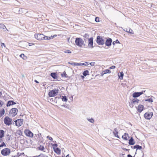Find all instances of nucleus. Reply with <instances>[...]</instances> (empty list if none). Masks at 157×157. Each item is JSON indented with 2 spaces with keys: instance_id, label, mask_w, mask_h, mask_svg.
<instances>
[{
  "instance_id": "1",
  "label": "nucleus",
  "mask_w": 157,
  "mask_h": 157,
  "mask_svg": "<svg viewBox=\"0 0 157 157\" xmlns=\"http://www.w3.org/2000/svg\"><path fill=\"white\" fill-rule=\"evenodd\" d=\"M75 43L78 46L82 47V46H85L83 40L80 38L77 37L75 38Z\"/></svg>"
},
{
  "instance_id": "2",
  "label": "nucleus",
  "mask_w": 157,
  "mask_h": 157,
  "mask_svg": "<svg viewBox=\"0 0 157 157\" xmlns=\"http://www.w3.org/2000/svg\"><path fill=\"white\" fill-rule=\"evenodd\" d=\"M10 153V149L8 148H5L1 151V154L3 156L9 155Z\"/></svg>"
},
{
  "instance_id": "3",
  "label": "nucleus",
  "mask_w": 157,
  "mask_h": 157,
  "mask_svg": "<svg viewBox=\"0 0 157 157\" xmlns=\"http://www.w3.org/2000/svg\"><path fill=\"white\" fill-rule=\"evenodd\" d=\"M59 90L57 89H53L49 91L48 93V96L50 97H53L56 96L59 92Z\"/></svg>"
},
{
  "instance_id": "4",
  "label": "nucleus",
  "mask_w": 157,
  "mask_h": 157,
  "mask_svg": "<svg viewBox=\"0 0 157 157\" xmlns=\"http://www.w3.org/2000/svg\"><path fill=\"white\" fill-rule=\"evenodd\" d=\"M103 37L98 36L96 39V42L99 45H103L105 44V41Z\"/></svg>"
},
{
  "instance_id": "5",
  "label": "nucleus",
  "mask_w": 157,
  "mask_h": 157,
  "mask_svg": "<svg viewBox=\"0 0 157 157\" xmlns=\"http://www.w3.org/2000/svg\"><path fill=\"white\" fill-rule=\"evenodd\" d=\"M23 120L20 118L15 121L13 124H14L16 126L19 127L23 124Z\"/></svg>"
},
{
  "instance_id": "6",
  "label": "nucleus",
  "mask_w": 157,
  "mask_h": 157,
  "mask_svg": "<svg viewBox=\"0 0 157 157\" xmlns=\"http://www.w3.org/2000/svg\"><path fill=\"white\" fill-rule=\"evenodd\" d=\"M18 112V110L16 108H13L9 111V113L11 114L12 117H13L16 116Z\"/></svg>"
},
{
  "instance_id": "7",
  "label": "nucleus",
  "mask_w": 157,
  "mask_h": 157,
  "mask_svg": "<svg viewBox=\"0 0 157 157\" xmlns=\"http://www.w3.org/2000/svg\"><path fill=\"white\" fill-rule=\"evenodd\" d=\"M12 119L8 116H6L4 119V124L8 126H9L12 124Z\"/></svg>"
},
{
  "instance_id": "8",
  "label": "nucleus",
  "mask_w": 157,
  "mask_h": 157,
  "mask_svg": "<svg viewBox=\"0 0 157 157\" xmlns=\"http://www.w3.org/2000/svg\"><path fill=\"white\" fill-rule=\"evenodd\" d=\"M153 115V113L152 112H147L145 113L144 117L147 120H150Z\"/></svg>"
},
{
  "instance_id": "9",
  "label": "nucleus",
  "mask_w": 157,
  "mask_h": 157,
  "mask_svg": "<svg viewBox=\"0 0 157 157\" xmlns=\"http://www.w3.org/2000/svg\"><path fill=\"white\" fill-rule=\"evenodd\" d=\"M35 37L37 40H44L45 36L42 34H35Z\"/></svg>"
},
{
  "instance_id": "10",
  "label": "nucleus",
  "mask_w": 157,
  "mask_h": 157,
  "mask_svg": "<svg viewBox=\"0 0 157 157\" xmlns=\"http://www.w3.org/2000/svg\"><path fill=\"white\" fill-rule=\"evenodd\" d=\"M24 133L27 136L29 137H32L33 136V133L29 129L25 130Z\"/></svg>"
},
{
  "instance_id": "11",
  "label": "nucleus",
  "mask_w": 157,
  "mask_h": 157,
  "mask_svg": "<svg viewBox=\"0 0 157 157\" xmlns=\"http://www.w3.org/2000/svg\"><path fill=\"white\" fill-rule=\"evenodd\" d=\"M93 37H91L89 39H88V47L90 48L91 47L93 48L94 47L93 46Z\"/></svg>"
},
{
  "instance_id": "12",
  "label": "nucleus",
  "mask_w": 157,
  "mask_h": 157,
  "mask_svg": "<svg viewBox=\"0 0 157 157\" xmlns=\"http://www.w3.org/2000/svg\"><path fill=\"white\" fill-rule=\"evenodd\" d=\"M112 41V39L110 38H108L105 42V45L108 47H109L111 45V43Z\"/></svg>"
},
{
  "instance_id": "13",
  "label": "nucleus",
  "mask_w": 157,
  "mask_h": 157,
  "mask_svg": "<svg viewBox=\"0 0 157 157\" xmlns=\"http://www.w3.org/2000/svg\"><path fill=\"white\" fill-rule=\"evenodd\" d=\"M136 108L138 111L140 113H141L144 109V106L143 105L140 104L138 105L137 107L136 106Z\"/></svg>"
},
{
  "instance_id": "14",
  "label": "nucleus",
  "mask_w": 157,
  "mask_h": 157,
  "mask_svg": "<svg viewBox=\"0 0 157 157\" xmlns=\"http://www.w3.org/2000/svg\"><path fill=\"white\" fill-rule=\"evenodd\" d=\"M16 104V102H15L13 101L9 100L7 101V102L6 104V106L7 107H9L12 105H15Z\"/></svg>"
},
{
  "instance_id": "15",
  "label": "nucleus",
  "mask_w": 157,
  "mask_h": 157,
  "mask_svg": "<svg viewBox=\"0 0 157 157\" xmlns=\"http://www.w3.org/2000/svg\"><path fill=\"white\" fill-rule=\"evenodd\" d=\"M142 93H141L140 92H135L133 93L132 94V97L134 98H136L139 96H140L141 95V94Z\"/></svg>"
},
{
  "instance_id": "16",
  "label": "nucleus",
  "mask_w": 157,
  "mask_h": 157,
  "mask_svg": "<svg viewBox=\"0 0 157 157\" xmlns=\"http://www.w3.org/2000/svg\"><path fill=\"white\" fill-rule=\"evenodd\" d=\"M135 141L132 137H131L130 139L128 140V144L131 145H133L135 144Z\"/></svg>"
},
{
  "instance_id": "17",
  "label": "nucleus",
  "mask_w": 157,
  "mask_h": 157,
  "mask_svg": "<svg viewBox=\"0 0 157 157\" xmlns=\"http://www.w3.org/2000/svg\"><path fill=\"white\" fill-rule=\"evenodd\" d=\"M50 76L54 79H56L58 77L57 74L55 72L51 73Z\"/></svg>"
},
{
  "instance_id": "18",
  "label": "nucleus",
  "mask_w": 157,
  "mask_h": 157,
  "mask_svg": "<svg viewBox=\"0 0 157 157\" xmlns=\"http://www.w3.org/2000/svg\"><path fill=\"white\" fill-rule=\"evenodd\" d=\"M114 135L115 137H117L118 138H120V136L118 135V132L117 131V128H115L114 129V131L113 132Z\"/></svg>"
},
{
  "instance_id": "19",
  "label": "nucleus",
  "mask_w": 157,
  "mask_h": 157,
  "mask_svg": "<svg viewBox=\"0 0 157 157\" xmlns=\"http://www.w3.org/2000/svg\"><path fill=\"white\" fill-rule=\"evenodd\" d=\"M53 150L58 155H59L61 154V150L58 147L55 148H54Z\"/></svg>"
},
{
  "instance_id": "20",
  "label": "nucleus",
  "mask_w": 157,
  "mask_h": 157,
  "mask_svg": "<svg viewBox=\"0 0 157 157\" xmlns=\"http://www.w3.org/2000/svg\"><path fill=\"white\" fill-rule=\"evenodd\" d=\"M128 137V138H129V136L128 134L127 133H124V135L122 136V138L124 140H128L127 138Z\"/></svg>"
},
{
  "instance_id": "21",
  "label": "nucleus",
  "mask_w": 157,
  "mask_h": 157,
  "mask_svg": "<svg viewBox=\"0 0 157 157\" xmlns=\"http://www.w3.org/2000/svg\"><path fill=\"white\" fill-rule=\"evenodd\" d=\"M5 131L2 129L0 130V138H2L4 136Z\"/></svg>"
},
{
  "instance_id": "22",
  "label": "nucleus",
  "mask_w": 157,
  "mask_h": 157,
  "mask_svg": "<svg viewBox=\"0 0 157 157\" xmlns=\"http://www.w3.org/2000/svg\"><path fill=\"white\" fill-rule=\"evenodd\" d=\"M124 31H125L127 33H129L132 34H134V32L133 30L130 28L126 29V30H124Z\"/></svg>"
},
{
  "instance_id": "23",
  "label": "nucleus",
  "mask_w": 157,
  "mask_h": 157,
  "mask_svg": "<svg viewBox=\"0 0 157 157\" xmlns=\"http://www.w3.org/2000/svg\"><path fill=\"white\" fill-rule=\"evenodd\" d=\"M124 73L123 72L121 71L120 73V74L118 75L119 78L121 80H122L124 76Z\"/></svg>"
},
{
  "instance_id": "24",
  "label": "nucleus",
  "mask_w": 157,
  "mask_h": 157,
  "mask_svg": "<svg viewBox=\"0 0 157 157\" xmlns=\"http://www.w3.org/2000/svg\"><path fill=\"white\" fill-rule=\"evenodd\" d=\"M132 103H133L134 104H137L140 101V100L137 98H133L132 100Z\"/></svg>"
},
{
  "instance_id": "25",
  "label": "nucleus",
  "mask_w": 157,
  "mask_h": 157,
  "mask_svg": "<svg viewBox=\"0 0 157 157\" xmlns=\"http://www.w3.org/2000/svg\"><path fill=\"white\" fill-rule=\"evenodd\" d=\"M89 65V63L88 62H85L84 63H78V66H82L84 65L85 66H88Z\"/></svg>"
},
{
  "instance_id": "26",
  "label": "nucleus",
  "mask_w": 157,
  "mask_h": 157,
  "mask_svg": "<svg viewBox=\"0 0 157 157\" xmlns=\"http://www.w3.org/2000/svg\"><path fill=\"white\" fill-rule=\"evenodd\" d=\"M82 74L83 75L86 77L87 75H90L89 72L87 70H85L83 72Z\"/></svg>"
},
{
  "instance_id": "27",
  "label": "nucleus",
  "mask_w": 157,
  "mask_h": 157,
  "mask_svg": "<svg viewBox=\"0 0 157 157\" xmlns=\"http://www.w3.org/2000/svg\"><path fill=\"white\" fill-rule=\"evenodd\" d=\"M61 99L62 101L67 102L68 100L67 97L66 96H61Z\"/></svg>"
},
{
  "instance_id": "28",
  "label": "nucleus",
  "mask_w": 157,
  "mask_h": 157,
  "mask_svg": "<svg viewBox=\"0 0 157 157\" xmlns=\"http://www.w3.org/2000/svg\"><path fill=\"white\" fill-rule=\"evenodd\" d=\"M5 114V110L4 109H2L0 110V117H1Z\"/></svg>"
},
{
  "instance_id": "29",
  "label": "nucleus",
  "mask_w": 157,
  "mask_h": 157,
  "mask_svg": "<svg viewBox=\"0 0 157 157\" xmlns=\"http://www.w3.org/2000/svg\"><path fill=\"white\" fill-rule=\"evenodd\" d=\"M38 150L41 151H43L44 149V147L43 146L40 145L39 147H38Z\"/></svg>"
},
{
  "instance_id": "30",
  "label": "nucleus",
  "mask_w": 157,
  "mask_h": 157,
  "mask_svg": "<svg viewBox=\"0 0 157 157\" xmlns=\"http://www.w3.org/2000/svg\"><path fill=\"white\" fill-rule=\"evenodd\" d=\"M61 76L62 77H64L66 78L68 77V76H67V75L66 74L65 71H64L63 72V73L61 74Z\"/></svg>"
},
{
  "instance_id": "31",
  "label": "nucleus",
  "mask_w": 157,
  "mask_h": 157,
  "mask_svg": "<svg viewBox=\"0 0 157 157\" xmlns=\"http://www.w3.org/2000/svg\"><path fill=\"white\" fill-rule=\"evenodd\" d=\"M142 149V147L141 146L138 145H136V150L135 155L136 154V151L137 150H141Z\"/></svg>"
},
{
  "instance_id": "32",
  "label": "nucleus",
  "mask_w": 157,
  "mask_h": 157,
  "mask_svg": "<svg viewBox=\"0 0 157 157\" xmlns=\"http://www.w3.org/2000/svg\"><path fill=\"white\" fill-rule=\"evenodd\" d=\"M145 101H148L149 102H153V100L151 98L145 99Z\"/></svg>"
},
{
  "instance_id": "33",
  "label": "nucleus",
  "mask_w": 157,
  "mask_h": 157,
  "mask_svg": "<svg viewBox=\"0 0 157 157\" xmlns=\"http://www.w3.org/2000/svg\"><path fill=\"white\" fill-rule=\"evenodd\" d=\"M103 72H104V73H110L111 72V71L109 69H106L104 71H103Z\"/></svg>"
},
{
  "instance_id": "34",
  "label": "nucleus",
  "mask_w": 157,
  "mask_h": 157,
  "mask_svg": "<svg viewBox=\"0 0 157 157\" xmlns=\"http://www.w3.org/2000/svg\"><path fill=\"white\" fill-rule=\"evenodd\" d=\"M68 63L69 64H70L71 65H72L73 66H78V63H75V62H68Z\"/></svg>"
},
{
  "instance_id": "35",
  "label": "nucleus",
  "mask_w": 157,
  "mask_h": 157,
  "mask_svg": "<svg viewBox=\"0 0 157 157\" xmlns=\"http://www.w3.org/2000/svg\"><path fill=\"white\" fill-rule=\"evenodd\" d=\"M16 133L17 134L19 135L20 136H21L22 132L21 130H19L17 131Z\"/></svg>"
},
{
  "instance_id": "36",
  "label": "nucleus",
  "mask_w": 157,
  "mask_h": 157,
  "mask_svg": "<svg viewBox=\"0 0 157 157\" xmlns=\"http://www.w3.org/2000/svg\"><path fill=\"white\" fill-rule=\"evenodd\" d=\"M52 146H53V148L54 149V148H56L57 147L58 144H51Z\"/></svg>"
},
{
  "instance_id": "37",
  "label": "nucleus",
  "mask_w": 157,
  "mask_h": 157,
  "mask_svg": "<svg viewBox=\"0 0 157 157\" xmlns=\"http://www.w3.org/2000/svg\"><path fill=\"white\" fill-rule=\"evenodd\" d=\"M11 136L9 135V134H7L6 137V140H8V141H9L10 140V137Z\"/></svg>"
},
{
  "instance_id": "38",
  "label": "nucleus",
  "mask_w": 157,
  "mask_h": 157,
  "mask_svg": "<svg viewBox=\"0 0 157 157\" xmlns=\"http://www.w3.org/2000/svg\"><path fill=\"white\" fill-rule=\"evenodd\" d=\"M87 120L91 123H93L94 122V120L92 118H91L90 119H87Z\"/></svg>"
},
{
  "instance_id": "39",
  "label": "nucleus",
  "mask_w": 157,
  "mask_h": 157,
  "mask_svg": "<svg viewBox=\"0 0 157 157\" xmlns=\"http://www.w3.org/2000/svg\"><path fill=\"white\" fill-rule=\"evenodd\" d=\"M83 36H84V38L88 39V40L89 39V35L88 34H85Z\"/></svg>"
},
{
  "instance_id": "40",
  "label": "nucleus",
  "mask_w": 157,
  "mask_h": 157,
  "mask_svg": "<svg viewBox=\"0 0 157 157\" xmlns=\"http://www.w3.org/2000/svg\"><path fill=\"white\" fill-rule=\"evenodd\" d=\"M52 38L51 36L48 37L45 36L44 40H50Z\"/></svg>"
},
{
  "instance_id": "41",
  "label": "nucleus",
  "mask_w": 157,
  "mask_h": 157,
  "mask_svg": "<svg viewBox=\"0 0 157 157\" xmlns=\"http://www.w3.org/2000/svg\"><path fill=\"white\" fill-rule=\"evenodd\" d=\"M116 43H120V42L118 40H117L116 41H113V44L114 45Z\"/></svg>"
},
{
  "instance_id": "42",
  "label": "nucleus",
  "mask_w": 157,
  "mask_h": 157,
  "mask_svg": "<svg viewBox=\"0 0 157 157\" xmlns=\"http://www.w3.org/2000/svg\"><path fill=\"white\" fill-rule=\"evenodd\" d=\"M64 52L66 53H70L71 52L69 50H66L64 51Z\"/></svg>"
},
{
  "instance_id": "43",
  "label": "nucleus",
  "mask_w": 157,
  "mask_h": 157,
  "mask_svg": "<svg viewBox=\"0 0 157 157\" xmlns=\"http://www.w3.org/2000/svg\"><path fill=\"white\" fill-rule=\"evenodd\" d=\"M95 21L96 22H99L100 21L99 20V17H96L95 18Z\"/></svg>"
},
{
  "instance_id": "44",
  "label": "nucleus",
  "mask_w": 157,
  "mask_h": 157,
  "mask_svg": "<svg viewBox=\"0 0 157 157\" xmlns=\"http://www.w3.org/2000/svg\"><path fill=\"white\" fill-rule=\"evenodd\" d=\"M5 25L2 24L0 23V29H3L4 27H5Z\"/></svg>"
},
{
  "instance_id": "45",
  "label": "nucleus",
  "mask_w": 157,
  "mask_h": 157,
  "mask_svg": "<svg viewBox=\"0 0 157 157\" xmlns=\"http://www.w3.org/2000/svg\"><path fill=\"white\" fill-rule=\"evenodd\" d=\"M21 156V154H20L19 152H17V155L14 156H12V157H18Z\"/></svg>"
},
{
  "instance_id": "46",
  "label": "nucleus",
  "mask_w": 157,
  "mask_h": 157,
  "mask_svg": "<svg viewBox=\"0 0 157 157\" xmlns=\"http://www.w3.org/2000/svg\"><path fill=\"white\" fill-rule=\"evenodd\" d=\"M89 65L90 64L91 66H94L95 63V62H91V63H89Z\"/></svg>"
},
{
  "instance_id": "47",
  "label": "nucleus",
  "mask_w": 157,
  "mask_h": 157,
  "mask_svg": "<svg viewBox=\"0 0 157 157\" xmlns=\"http://www.w3.org/2000/svg\"><path fill=\"white\" fill-rule=\"evenodd\" d=\"M16 10H18V12L20 13V12H21V11L22 12V11H23V9H21L20 10L18 8H16ZM23 10H25V9H23Z\"/></svg>"
},
{
  "instance_id": "48",
  "label": "nucleus",
  "mask_w": 157,
  "mask_h": 157,
  "mask_svg": "<svg viewBox=\"0 0 157 157\" xmlns=\"http://www.w3.org/2000/svg\"><path fill=\"white\" fill-rule=\"evenodd\" d=\"M47 138L49 140L51 141H52L53 140L52 137H50L49 136H47Z\"/></svg>"
},
{
  "instance_id": "49",
  "label": "nucleus",
  "mask_w": 157,
  "mask_h": 157,
  "mask_svg": "<svg viewBox=\"0 0 157 157\" xmlns=\"http://www.w3.org/2000/svg\"><path fill=\"white\" fill-rule=\"evenodd\" d=\"M133 103H132V101H131V103H129V106L131 108H133L134 106Z\"/></svg>"
},
{
  "instance_id": "50",
  "label": "nucleus",
  "mask_w": 157,
  "mask_h": 157,
  "mask_svg": "<svg viewBox=\"0 0 157 157\" xmlns=\"http://www.w3.org/2000/svg\"><path fill=\"white\" fill-rule=\"evenodd\" d=\"M61 106H63V107H64L66 108H67V109H68L69 108V106H68V105H61Z\"/></svg>"
},
{
  "instance_id": "51",
  "label": "nucleus",
  "mask_w": 157,
  "mask_h": 157,
  "mask_svg": "<svg viewBox=\"0 0 157 157\" xmlns=\"http://www.w3.org/2000/svg\"><path fill=\"white\" fill-rule=\"evenodd\" d=\"M2 146L3 147H6V145L4 142H2L1 144Z\"/></svg>"
},
{
  "instance_id": "52",
  "label": "nucleus",
  "mask_w": 157,
  "mask_h": 157,
  "mask_svg": "<svg viewBox=\"0 0 157 157\" xmlns=\"http://www.w3.org/2000/svg\"><path fill=\"white\" fill-rule=\"evenodd\" d=\"M3 104V102L2 101L0 100V108L2 106Z\"/></svg>"
},
{
  "instance_id": "53",
  "label": "nucleus",
  "mask_w": 157,
  "mask_h": 157,
  "mask_svg": "<svg viewBox=\"0 0 157 157\" xmlns=\"http://www.w3.org/2000/svg\"><path fill=\"white\" fill-rule=\"evenodd\" d=\"M61 97V96L60 95L59 97H56L55 98V99L57 101V100L59 99Z\"/></svg>"
},
{
  "instance_id": "54",
  "label": "nucleus",
  "mask_w": 157,
  "mask_h": 157,
  "mask_svg": "<svg viewBox=\"0 0 157 157\" xmlns=\"http://www.w3.org/2000/svg\"><path fill=\"white\" fill-rule=\"evenodd\" d=\"M20 57L22 59H24L23 58V57H25V55H24V54H21L20 56Z\"/></svg>"
},
{
  "instance_id": "55",
  "label": "nucleus",
  "mask_w": 157,
  "mask_h": 157,
  "mask_svg": "<svg viewBox=\"0 0 157 157\" xmlns=\"http://www.w3.org/2000/svg\"><path fill=\"white\" fill-rule=\"evenodd\" d=\"M122 148L123 150L126 151H129L130 150V149H126V148H124L123 147Z\"/></svg>"
},
{
  "instance_id": "56",
  "label": "nucleus",
  "mask_w": 157,
  "mask_h": 157,
  "mask_svg": "<svg viewBox=\"0 0 157 157\" xmlns=\"http://www.w3.org/2000/svg\"><path fill=\"white\" fill-rule=\"evenodd\" d=\"M48 101H50V102H53V98H50L49 99H48Z\"/></svg>"
},
{
  "instance_id": "57",
  "label": "nucleus",
  "mask_w": 157,
  "mask_h": 157,
  "mask_svg": "<svg viewBox=\"0 0 157 157\" xmlns=\"http://www.w3.org/2000/svg\"><path fill=\"white\" fill-rule=\"evenodd\" d=\"M116 67L115 66H112L109 67V69H113L115 68Z\"/></svg>"
},
{
  "instance_id": "58",
  "label": "nucleus",
  "mask_w": 157,
  "mask_h": 157,
  "mask_svg": "<svg viewBox=\"0 0 157 157\" xmlns=\"http://www.w3.org/2000/svg\"><path fill=\"white\" fill-rule=\"evenodd\" d=\"M131 147L132 148H133L134 149H136V145H134V146H133V147H132V146H131Z\"/></svg>"
},
{
  "instance_id": "59",
  "label": "nucleus",
  "mask_w": 157,
  "mask_h": 157,
  "mask_svg": "<svg viewBox=\"0 0 157 157\" xmlns=\"http://www.w3.org/2000/svg\"><path fill=\"white\" fill-rule=\"evenodd\" d=\"M105 74V73H104V72H103V71H102V72L101 73V76H103L104 74Z\"/></svg>"
},
{
  "instance_id": "60",
  "label": "nucleus",
  "mask_w": 157,
  "mask_h": 157,
  "mask_svg": "<svg viewBox=\"0 0 157 157\" xmlns=\"http://www.w3.org/2000/svg\"><path fill=\"white\" fill-rule=\"evenodd\" d=\"M57 35H54L53 36H52L51 37L52 38H55L56 37Z\"/></svg>"
},
{
  "instance_id": "61",
  "label": "nucleus",
  "mask_w": 157,
  "mask_h": 157,
  "mask_svg": "<svg viewBox=\"0 0 157 157\" xmlns=\"http://www.w3.org/2000/svg\"><path fill=\"white\" fill-rule=\"evenodd\" d=\"M20 154H21V155H22L23 156H25V154L24 152H22V153H20Z\"/></svg>"
},
{
  "instance_id": "62",
  "label": "nucleus",
  "mask_w": 157,
  "mask_h": 157,
  "mask_svg": "<svg viewBox=\"0 0 157 157\" xmlns=\"http://www.w3.org/2000/svg\"><path fill=\"white\" fill-rule=\"evenodd\" d=\"M29 46H31L32 45H34V44L33 43H29Z\"/></svg>"
},
{
  "instance_id": "63",
  "label": "nucleus",
  "mask_w": 157,
  "mask_h": 157,
  "mask_svg": "<svg viewBox=\"0 0 157 157\" xmlns=\"http://www.w3.org/2000/svg\"><path fill=\"white\" fill-rule=\"evenodd\" d=\"M2 29H3L4 31H6V30H7V29L5 26V27H4Z\"/></svg>"
},
{
  "instance_id": "64",
  "label": "nucleus",
  "mask_w": 157,
  "mask_h": 157,
  "mask_svg": "<svg viewBox=\"0 0 157 157\" xmlns=\"http://www.w3.org/2000/svg\"><path fill=\"white\" fill-rule=\"evenodd\" d=\"M85 77V76H84L83 75H81V77L82 79H84V78Z\"/></svg>"
}]
</instances>
